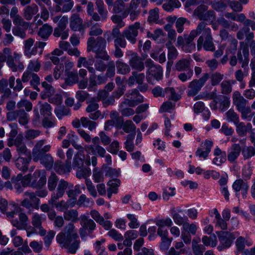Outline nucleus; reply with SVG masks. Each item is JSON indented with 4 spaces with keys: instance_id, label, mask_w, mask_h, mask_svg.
<instances>
[{
    "instance_id": "a19ab883",
    "label": "nucleus",
    "mask_w": 255,
    "mask_h": 255,
    "mask_svg": "<svg viewBox=\"0 0 255 255\" xmlns=\"http://www.w3.org/2000/svg\"><path fill=\"white\" fill-rule=\"evenodd\" d=\"M236 245L238 252H241L244 250L246 245H247L248 246H250L252 245V242L246 240L242 237H240L237 239L236 242Z\"/></svg>"
},
{
    "instance_id": "a18cd8bd",
    "label": "nucleus",
    "mask_w": 255,
    "mask_h": 255,
    "mask_svg": "<svg viewBox=\"0 0 255 255\" xmlns=\"http://www.w3.org/2000/svg\"><path fill=\"white\" fill-rule=\"evenodd\" d=\"M196 155L200 157L206 158L207 157V139L201 143L200 147L197 149L196 152Z\"/></svg>"
},
{
    "instance_id": "bb28decb",
    "label": "nucleus",
    "mask_w": 255,
    "mask_h": 255,
    "mask_svg": "<svg viewBox=\"0 0 255 255\" xmlns=\"http://www.w3.org/2000/svg\"><path fill=\"white\" fill-rule=\"evenodd\" d=\"M53 31L52 27L47 23H46L41 27L38 31V35L41 38L47 40Z\"/></svg>"
},
{
    "instance_id": "f03ea898",
    "label": "nucleus",
    "mask_w": 255,
    "mask_h": 255,
    "mask_svg": "<svg viewBox=\"0 0 255 255\" xmlns=\"http://www.w3.org/2000/svg\"><path fill=\"white\" fill-rule=\"evenodd\" d=\"M106 40L101 36H98L96 39L90 37L87 41V51H92L95 52V58L107 61L109 59L110 56L106 51Z\"/></svg>"
},
{
    "instance_id": "a211bd4d",
    "label": "nucleus",
    "mask_w": 255,
    "mask_h": 255,
    "mask_svg": "<svg viewBox=\"0 0 255 255\" xmlns=\"http://www.w3.org/2000/svg\"><path fill=\"white\" fill-rule=\"evenodd\" d=\"M129 64L131 68L137 71H142L144 69L143 60L136 53L131 55L129 60Z\"/></svg>"
},
{
    "instance_id": "de8ad7c7",
    "label": "nucleus",
    "mask_w": 255,
    "mask_h": 255,
    "mask_svg": "<svg viewBox=\"0 0 255 255\" xmlns=\"http://www.w3.org/2000/svg\"><path fill=\"white\" fill-rule=\"evenodd\" d=\"M165 95L166 94L167 97L170 100L177 101L180 99V96L177 94L175 89L172 87H167L164 89Z\"/></svg>"
},
{
    "instance_id": "864d4df0",
    "label": "nucleus",
    "mask_w": 255,
    "mask_h": 255,
    "mask_svg": "<svg viewBox=\"0 0 255 255\" xmlns=\"http://www.w3.org/2000/svg\"><path fill=\"white\" fill-rule=\"evenodd\" d=\"M67 76V78L65 80V82L69 85L76 83L79 81L78 75L76 71L68 72Z\"/></svg>"
},
{
    "instance_id": "f704fd0d",
    "label": "nucleus",
    "mask_w": 255,
    "mask_h": 255,
    "mask_svg": "<svg viewBox=\"0 0 255 255\" xmlns=\"http://www.w3.org/2000/svg\"><path fill=\"white\" fill-rule=\"evenodd\" d=\"M238 110L242 114V117L243 119H247L248 121H251L253 118L254 113L252 112L250 108L246 107L245 104L238 108Z\"/></svg>"
},
{
    "instance_id": "c756f323",
    "label": "nucleus",
    "mask_w": 255,
    "mask_h": 255,
    "mask_svg": "<svg viewBox=\"0 0 255 255\" xmlns=\"http://www.w3.org/2000/svg\"><path fill=\"white\" fill-rule=\"evenodd\" d=\"M191 58L182 59L178 60L175 64V68L178 71L191 70L190 68Z\"/></svg>"
},
{
    "instance_id": "b1692460",
    "label": "nucleus",
    "mask_w": 255,
    "mask_h": 255,
    "mask_svg": "<svg viewBox=\"0 0 255 255\" xmlns=\"http://www.w3.org/2000/svg\"><path fill=\"white\" fill-rule=\"evenodd\" d=\"M48 219L51 221H54L55 227L60 228L64 224V221L62 216H56V213L54 210H51L47 214Z\"/></svg>"
},
{
    "instance_id": "cd10ccee",
    "label": "nucleus",
    "mask_w": 255,
    "mask_h": 255,
    "mask_svg": "<svg viewBox=\"0 0 255 255\" xmlns=\"http://www.w3.org/2000/svg\"><path fill=\"white\" fill-rule=\"evenodd\" d=\"M200 4L194 10V14L198 18L202 20H206L207 17V6L205 4V2Z\"/></svg>"
},
{
    "instance_id": "6ab92c4d",
    "label": "nucleus",
    "mask_w": 255,
    "mask_h": 255,
    "mask_svg": "<svg viewBox=\"0 0 255 255\" xmlns=\"http://www.w3.org/2000/svg\"><path fill=\"white\" fill-rule=\"evenodd\" d=\"M31 160L30 153H28V157H19L15 161L16 167L20 170L25 172L28 170V166Z\"/></svg>"
},
{
    "instance_id": "2f4dec72",
    "label": "nucleus",
    "mask_w": 255,
    "mask_h": 255,
    "mask_svg": "<svg viewBox=\"0 0 255 255\" xmlns=\"http://www.w3.org/2000/svg\"><path fill=\"white\" fill-rule=\"evenodd\" d=\"M42 86L44 88V91L40 94L42 99H45L54 94L55 89L51 85L48 84L46 82H43L42 83Z\"/></svg>"
},
{
    "instance_id": "473e14b6",
    "label": "nucleus",
    "mask_w": 255,
    "mask_h": 255,
    "mask_svg": "<svg viewBox=\"0 0 255 255\" xmlns=\"http://www.w3.org/2000/svg\"><path fill=\"white\" fill-rule=\"evenodd\" d=\"M241 148L239 145L237 144H233L230 148L228 159L230 161H234L240 155Z\"/></svg>"
},
{
    "instance_id": "c85d7f7f",
    "label": "nucleus",
    "mask_w": 255,
    "mask_h": 255,
    "mask_svg": "<svg viewBox=\"0 0 255 255\" xmlns=\"http://www.w3.org/2000/svg\"><path fill=\"white\" fill-rule=\"evenodd\" d=\"M236 126V131L239 135L243 136L246 135L247 132L251 130L252 126L251 124L245 125L243 122L239 121L235 124Z\"/></svg>"
},
{
    "instance_id": "ddd939ff",
    "label": "nucleus",
    "mask_w": 255,
    "mask_h": 255,
    "mask_svg": "<svg viewBox=\"0 0 255 255\" xmlns=\"http://www.w3.org/2000/svg\"><path fill=\"white\" fill-rule=\"evenodd\" d=\"M96 9L93 20L96 21H105L108 18V11L104 8V3L102 0H97L96 2Z\"/></svg>"
},
{
    "instance_id": "6e6552de",
    "label": "nucleus",
    "mask_w": 255,
    "mask_h": 255,
    "mask_svg": "<svg viewBox=\"0 0 255 255\" xmlns=\"http://www.w3.org/2000/svg\"><path fill=\"white\" fill-rule=\"evenodd\" d=\"M24 195L27 198L21 201L20 205L30 210L31 208L38 209L40 200L34 192L27 191L24 193Z\"/></svg>"
},
{
    "instance_id": "f3484780",
    "label": "nucleus",
    "mask_w": 255,
    "mask_h": 255,
    "mask_svg": "<svg viewBox=\"0 0 255 255\" xmlns=\"http://www.w3.org/2000/svg\"><path fill=\"white\" fill-rule=\"evenodd\" d=\"M68 183L67 181L61 179L58 185V187L56 190V193H54L51 197V199L49 200V204H53L54 201L62 197L66 189L67 188Z\"/></svg>"
},
{
    "instance_id": "2eb2a0df",
    "label": "nucleus",
    "mask_w": 255,
    "mask_h": 255,
    "mask_svg": "<svg viewBox=\"0 0 255 255\" xmlns=\"http://www.w3.org/2000/svg\"><path fill=\"white\" fill-rule=\"evenodd\" d=\"M45 220L44 215L36 213L33 214L31 217V224L35 228L38 229V234L41 236H45L46 233V231L42 226V223Z\"/></svg>"
},
{
    "instance_id": "5701e85b",
    "label": "nucleus",
    "mask_w": 255,
    "mask_h": 255,
    "mask_svg": "<svg viewBox=\"0 0 255 255\" xmlns=\"http://www.w3.org/2000/svg\"><path fill=\"white\" fill-rule=\"evenodd\" d=\"M54 168L56 172L60 174L68 173L71 168V162L66 161L65 163L63 164L60 161H57L54 164Z\"/></svg>"
},
{
    "instance_id": "7c9ffc66",
    "label": "nucleus",
    "mask_w": 255,
    "mask_h": 255,
    "mask_svg": "<svg viewBox=\"0 0 255 255\" xmlns=\"http://www.w3.org/2000/svg\"><path fill=\"white\" fill-rule=\"evenodd\" d=\"M81 226L87 230L89 234H90L95 229L96 224L92 219H88L87 217L84 216L82 218Z\"/></svg>"
},
{
    "instance_id": "8fccbe9b",
    "label": "nucleus",
    "mask_w": 255,
    "mask_h": 255,
    "mask_svg": "<svg viewBox=\"0 0 255 255\" xmlns=\"http://www.w3.org/2000/svg\"><path fill=\"white\" fill-rule=\"evenodd\" d=\"M76 172V177L79 179L87 178L91 174V170L89 167L78 168Z\"/></svg>"
},
{
    "instance_id": "f8f14e48",
    "label": "nucleus",
    "mask_w": 255,
    "mask_h": 255,
    "mask_svg": "<svg viewBox=\"0 0 255 255\" xmlns=\"http://www.w3.org/2000/svg\"><path fill=\"white\" fill-rule=\"evenodd\" d=\"M45 140L41 139L38 141L32 149V159H37L41 155L46 153L50 149V145L43 146Z\"/></svg>"
},
{
    "instance_id": "49530a36",
    "label": "nucleus",
    "mask_w": 255,
    "mask_h": 255,
    "mask_svg": "<svg viewBox=\"0 0 255 255\" xmlns=\"http://www.w3.org/2000/svg\"><path fill=\"white\" fill-rule=\"evenodd\" d=\"M53 35L56 37H61L63 40L66 39L69 36L68 30L56 26L54 28Z\"/></svg>"
},
{
    "instance_id": "4d7b16f0",
    "label": "nucleus",
    "mask_w": 255,
    "mask_h": 255,
    "mask_svg": "<svg viewBox=\"0 0 255 255\" xmlns=\"http://www.w3.org/2000/svg\"><path fill=\"white\" fill-rule=\"evenodd\" d=\"M14 24L23 27L27 29L29 27V23L25 21L20 15H16L12 18Z\"/></svg>"
},
{
    "instance_id": "c9c22d12",
    "label": "nucleus",
    "mask_w": 255,
    "mask_h": 255,
    "mask_svg": "<svg viewBox=\"0 0 255 255\" xmlns=\"http://www.w3.org/2000/svg\"><path fill=\"white\" fill-rule=\"evenodd\" d=\"M207 23L205 21L200 22L197 26L196 29L191 31L196 37L198 35H207V28H206Z\"/></svg>"
},
{
    "instance_id": "dca6fc26",
    "label": "nucleus",
    "mask_w": 255,
    "mask_h": 255,
    "mask_svg": "<svg viewBox=\"0 0 255 255\" xmlns=\"http://www.w3.org/2000/svg\"><path fill=\"white\" fill-rule=\"evenodd\" d=\"M70 27L72 30L75 31L84 30L83 21L80 17L79 14L75 13L72 14L70 18Z\"/></svg>"
},
{
    "instance_id": "f257e3e1",
    "label": "nucleus",
    "mask_w": 255,
    "mask_h": 255,
    "mask_svg": "<svg viewBox=\"0 0 255 255\" xmlns=\"http://www.w3.org/2000/svg\"><path fill=\"white\" fill-rule=\"evenodd\" d=\"M57 242L68 249V253L74 254L79 248L80 241L73 223H68L56 237Z\"/></svg>"
},
{
    "instance_id": "ea45409f",
    "label": "nucleus",
    "mask_w": 255,
    "mask_h": 255,
    "mask_svg": "<svg viewBox=\"0 0 255 255\" xmlns=\"http://www.w3.org/2000/svg\"><path fill=\"white\" fill-rule=\"evenodd\" d=\"M78 213L77 210L71 209L67 210L64 213V218L66 221L75 222L78 219Z\"/></svg>"
},
{
    "instance_id": "58836bf2",
    "label": "nucleus",
    "mask_w": 255,
    "mask_h": 255,
    "mask_svg": "<svg viewBox=\"0 0 255 255\" xmlns=\"http://www.w3.org/2000/svg\"><path fill=\"white\" fill-rule=\"evenodd\" d=\"M166 46L168 49V59L169 61H173L177 58L178 54V51L176 48L172 45L171 43L170 42L166 43Z\"/></svg>"
},
{
    "instance_id": "4c0bfd02",
    "label": "nucleus",
    "mask_w": 255,
    "mask_h": 255,
    "mask_svg": "<svg viewBox=\"0 0 255 255\" xmlns=\"http://www.w3.org/2000/svg\"><path fill=\"white\" fill-rule=\"evenodd\" d=\"M148 72L150 75L153 76L157 81L161 80L162 78V68L159 65L151 68Z\"/></svg>"
},
{
    "instance_id": "338daca9",
    "label": "nucleus",
    "mask_w": 255,
    "mask_h": 255,
    "mask_svg": "<svg viewBox=\"0 0 255 255\" xmlns=\"http://www.w3.org/2000/svg\"><path fill=\"white\" fill-rule=\"evenodd\" d=\"M155 224L158 228H165V226L171 227L173 222L169 218H166L165 219L157 220L155 221Z\"/></svg>"
},
{
    "instance_id": "9d476101",
    "label": "nucleus",
    "mask_w": 255,
    "mask_h": 255,
    "mask_svg": "<svg viewBox=\"0 0 255 255\" xmlns=\"http://www.w3.org/2000/svg\"><path fill=\"white\" fill-rule=\"evenodd\" d=\"M37 106L38 107L34 108L33 110L35 117V121H38L40 119V115L38 110H39L41 115L43 117H51L52 108L50 104L46 102L43 103L42 102H39Z\"/></svg>"
},
{
    "instance_id": "7ed1b4c3",
    "label": "nucleus",
    "mask_w": 255,
    "mask_h": 255,
    "mask_svg": "<svg viewBox=\"0 0 255 255\" xmlns=\"http://www.w3.org/2000/svg\"><path fill=\"white\" fill-rule=\"evenodd\" d=\"M13 209L10 212L6 213L7 217L9 218H13L14 215L18 213L19 221L17 219H12L11 223L13 226L18 230L25 229L27 226L28 218L25 213H23V209L15 204H11Z\"/></svg>"
},
{
    "instance_id": "0eeeda50",
    "label": "nucleus",
    "mask_w": 255,
    "mask_h": 255,
    "mask_svg": "<svg viewBox=\"0 0 255 255\" xmlns=\"http://www.w3.org/2000/svg\"><path fill=\"white\" fill-rule=\"evenodd\" d=\"M207 80V73H205L201 78L194 79L190 82L188 85L187 96L188 97L196 96L200 91Z\"/></svg>"
},
{
    "instance_id": "680f3d73",
    "label": "nucleus",
    "mask_w": 255,
    "mask_h": 255,
    "mask_svg": "<svg viewBox=\"0 0 255 255\" xmlns=\"http://www.w3.org/2000/svg\"><path fill=\"white\" fill-rule=\"evenodd\" d=\"M93 177L95 182H102L104 180L103 172L98 168L94 169L93 171Z\"/></svg>"
},
{
    "instance_id": "72a5a7b5",
    "label": "nucleus",
    "mask_w": 255,
    "mask_h": 255,
    "mask_svg": "<svg viewBox=\"0 0 255 255\" xmlns=\"http://www.w3.org/2000/svg\"><path fill=\"white\" fill-rule=\"evenodd\" d=\"M118 73L126 75L130 71V66L124 63L122 60H117L116 62Z\"/></svg>"
},
{
    "instance_id": "e2e57ef3",
    "label": "nucleus",
    "mask_w": 255,
    "mask_h": 255,
    "mask_svg": "<svg viewBox=\"0 0 255 255\" xmlns=\"http://www.w3.org/2000/svg\"><path fill=\"white\" fill-rule=\"evenodd\" d=\"M225 16L228 19L237 21L243 22L245 20V16L243 13L237 14L233 12H228L225 13Z\"/></svg>"
},
{
    "instance_id": "a878e982",
    "label": "nucleus",
    "mask_w": 255,
    "mask_h": 255,
    "mask_svg": "<svg viewBox=\"0 0 255 255\" xmlns=\"http://www.w3.org/2000/svg\"><path fill=\"white\" fill-rule=\"evenodd\" d=\"M86 150L89 153H92L93 154L98 153V154L101 156L104 157L106 152V150L101 146L99 144L97 145H88L85 146Z\"/></svg>"
},
{
    "instance_id": "1a4fd4ad",
    "label": "nucleus",
    "mask_w": 255,
    "mask_h": 255,
    "mask_svg": "<svg viewBox=\"0 0 255 255\" xmlns=\"http://www.w3.org/2000/svg\"><path fill=\"white\" fill-rule=\"evenodd\" d=\"M46 183V178L43 171L36 170L31 175L30 186L33 188L40 189Z\"/></svg>"
},
{
    "instance_id": "393cba45",
    "label": "nucleus",
    "mask_w": 255,
    "mask_h": 255,
    "mask_svg": "<svg viewBox=\"0 0 255 255\" xmlns=\"http://www.w3.org/2000/svg\"><path fill=\"white\" fill-rule=\"evenodd\" d=\"M38 11V7L35 4L32 3L30 5L26 6L23 10V15L27 20H30L33 16Z\"/></svg>"
},
{
    "instance_id": "c03bdc74",
    "label": "nucleus",
    "mask_w": 255,
    "mask_h": 255,
    "mask_svg": "<svg viewBox=\"0 0 255 255\" xmlns=\"http://www.w3.org/2000/svg\"><path fill=\"white\" fill-rule=\"evenodd\" d=\"M84 157V155L81 152H78L74 158L73 167H81L83 165Z\"/></svg>"
},
{
    "instance_id": "5fc2aeb1",
    "label": "nucleus",
    "mask_w": 255,
    "mask_h": 255,
    "mask_svg": "<svg viewBox=\"0 0 255 255\" xmlns=\"http://www.w3.org/2000/svg\"><path fill=\"white\" fill-rule=\"evenodd\" d=\"M58 180L57 176L55 173H51L48 180V188L50 191L55 190Z\"/></svg>"
},
{
    "instance_id": "603ef678",
    "label": "nucleus",
    "mask_w": 255,
    "mask_h": 255,
    "mask_svg": "<svg viewBox=\"0 0 255 255\" xmlns=\"http://www.w3.org/2000/svg\"><path fill=\"white\" fill-rule=\"evenodd\" d=\"M187 23L189 25L190 24V21L184 17H179L177 19L175 22V26L177 29V31L179 33H182L184 30V24Z\"/></svg>"
},
{
    "instance_id": "79ce46f5",
    "label": "nucleus",
    "mask_w": 255,
    "mask_h": 255,
    "mask_svg": "<svg viewBox=\"0 0 255 255\" xmlns=\"http://www.w3.org/2000/svg\"><path fill=\"white\" fill-rule=\"evenodd\" d=\"M16 106L18 110H24V108L26 112H29L32 110L33 105L29 101L22 99L17 103Z\"/></svg>"
},
{
    "instance_id": "aec40b11",
    "label": "nucleus",
    "mask_w": 255,
    "mask_h": 255,
    "mask_svg": "<svg viewBox=\"0 0 255 255\" xmlns=\"http://www.w3.org/2000/svg\"><path fill=\"white\" fill-rule=\"evenodd\" d=\"M218 237L221 244L224 248L229 247L234 239L232 234L227 232L218 233Z\"/></svg>"
},
{
    "instance_id": "37998d69",
    "label": "nucleus",
    "mask_w": 255,
    "mask_h": 255,
    "mask_svg": "<svg viewBox=\"0 0 255 255\" xmlns=\"http://www.w3.org/2000/svg\"><path fill=\"white\" fill-rule=\"evenodd\" d=\"M172 217L176 224L179 226L182 225L183 227H184V225H185L188 221V218L186 216H182L175 211L172 213Z\"/></svg>"
},
{
    "instance_id": "9b49d317",
    "label": "nucleus",
    "mask_w": 255,
    "mask_h": 255,
    "mask_svg": "<svg viewBox=\"0 0 255 255\" xmlns=\"http://www.w3.org/2000/svg\"><path fill=\"white\" fill-rule=\"evenodd\" d=\"M232 188L236 193V196L239 198L240 192L241 191L242 196L246 198L248 194L249 186L247 182L244 181L242 179L236 180L232 185Z\"/></svg>"
},
{
    "instance_id": "69168bd1",
    "label": "nucleus",
    "mask_w": 255,
    "mask_h": 255,
    "mask_svg": "<svg viewBox=\"0 0 255 255\" xmlns=\"http://www.w3.org/2000/svg\"><path fill=\"white\" fill-rule=\"evenodd\" d=\"M26 30L23 27L18 26H15L12 28V31L13 35L18 36L22 39L26 37Z\"/></svg>"
},
{
    "instance_id": "0e129e2a",
    "label": "nucleus",
    "mask_w": 255,
    "mask_h": 255,
    "mask_svg": "<svg viewBox=\"0 0 255 255\" xmlns=\"http://www.w3.org/2000/svg\"><path fill=\"white\" fill-rule=\"evenodd\" d=\"M54 113L57 117L61 120L63 116H67L69 114V110L65 108L64 106H59L55 109Z\"/></svg>"
},
{
    "instance_id": "774afa93",
    "label": "nucleus",
    "mask_w": 255,
    "mask_h": 255,
    "mask_svg": "<svg viewBox=\"0 0 255 255\" xmlns=\"http://www.w3.org/2000/svg\"><path fill=\"white\" fill-rule=\"evenodd\" d=\"M218 22L223 27L225 28H231L232 30H236L238 28L237 25L234 22H230L223 17L219 19Z\"/></svg>"
},
{
    "instance_id": "052dcab7",
    "label": "nucleus",
    "mask_w": 255,
    "mask_h": 255,
    "mask_svg": "<svg viewBox=\"0 0 255 255\" xmlns=\"http://www.w3.org/2000/svg\"><path fill=\"white\" fill-rule=\"evenodd\" d=\"M226 120L228 122L236 124L239 121V117L234 110L230 109L226 114Z\"/></svg>"
},
{
    "instance_id": "e433bc0d",
    "label": "nucleus",
    "mask_w": 255,
    "mask_h": 255,
    "mask_svg": "<svg viewBox=\"0 0 255 255\" xmlns=\"http://www.w3.org/2000/svg\"><path fill=\"white\" fill-rule=\"evenodd\" d=\"M22 178V175L18 174L16 176H13L11 178V183L13 184L14 188L16 189L17 192L20 193L22 191V186L21 180Z\"/></svg>"
},
{
    "instance_id": "6e6d98bb",
    "label": "nucleus",
    "mask_w": 255,
    "mask_h": 255,
    "mask_svg": "<svg viewBox=\"0 0 255 255\" xmlns=\"http://www.w3.org/2000/svg\"><path fill=\"white\" fill-rule=\"evenodd\" d=\"M197 47L198 51H200L202 48L207 51V35L199 36L197 40Z\"/></svg>"
},
{
    "instance_id": "bf43d9fd",
    "label": "nucleus",
    "mask_w": 255,
    "mask_h": 255,
    "mask_svg": "<svg viewBox=\"0 0 255 255\" xmlns=\"http://www.w3.org/2000/svg\"><path fill=\"white\" fill-rule=\"evenodd\" d=\"M214 211L217 220L216 225L222 230H226L227 228V224L226 222V220L221 218L220 215L216 209H215Z\"/></svg>"
},
{
    "instance_id": "13d9d810",
    "label": "nucleus",
    "mask_w": 255,
    "mask_h": 255,
    "mask_svg": "<svg viewBox=\"0 0 255 255\" xmlns=\"http://www.w3.org/2000/svg\"><path fill=\"white\" fill-rule=\"evenodd\" d=\"M127 107H128V104H125L122 106V103H121L119 110L122 116L124 117H129L133 115L135 113L134 111L132 109Z\"/></svg>"
},
{
    "instance_id": "4468645a",
    "label": "nucleus",
    "mask_w": 255,
    "mask_h": 255,
    "mask_svg": "<svg viewBox=\"0 0 255 255\" xmlns=\"http://www.w3.org/2000/svg\"><path fill=\"white\" fill-rule=\"evenodd\" d=\"M108 81L106 75L100 74L97 76L96 74H91L89 78V85L88 89L89 91L95 90L98 85L105 84Z\"/></svg>"
},
{
    "instance_id": "20e7f679",
    "label": "nucleus",
    "mask_w": 255,
    "mask_h": 255,
    "mask_svg": "<svg viewBox=\"0 0 255 255\" xmlns=\"http://www.w3.org/2000/svg\"><path fill=\"white\" fill-rule=\"evenodd\" d=\"M138 30L143 31V28L141 26L139 22H135L134 24L129 25L127 28L124 30L122 35L130 43L134 44L137 41L136 37L138 34Z\"/></svg>"
},
{
    "instance_id": "3c124183",
    "label": "nucleus",
    "mask_w": 255,
    "mask_h": 255,
    "mask_svg": "<svg viewBox=\"0 0 255 255\" xmlns=\"http://www.w3.org/2000/svg\"><path fill=\"white\" fill-rule=\"evenodd\" d=\"M134 138V134H129L126 136V141L125 142V148L128 152H131L134 150V146L133 140Z\"/></svg>"
},
{
    "instance_id": "09e8293b",
    "label": "nucleus",
    "mask_w": 255,
    "mask_h": 255,
    "mask_svg": "<svg viewBox=\"0 0 255 255\" xmlns=\"http://www.w3.org/2000/svg\"><path fill=\"white\" fill-rule=\"evenodd\" d=\"M123 130L126 133H134L136 127L131 120H127L122 125Z\"/></svg>"
},
{
    "instance_id": "412c9836",
    "label": "nucleus",
    "mask_w": 255,
    "mask_h": 255,
    "mask_svg": "<svg viewBox=\"0 0 255 255\" xmlns=\"http://www.w3.org/2000/svg\"><path fill=\"white\" fill-rule=\"evenodd\" d=\"M33 160L36 162L40 161V163L43 165L47 169H51L53 166L54 160L53 157L49 154L46 153L39 156L38 159H33Z\"/></svg>"
},
{
    "instance_id": "4be33fe9",
    "label": "nucleus",
    "mask_w": 255,
    "mask_h": 255,
    "mask_svg": "<svg viewBox=\"0 0 255 255\" xmlns=\"http://www.w3.org/2000/svg\"><path fill=\"white\" fill-rule=\"evenodd\" d=\"M145 78L144 73H139L137 71H133L131 75L128 80V84L129 86H132L135 83L138 85L142 84Z\"/></svg>"
},
{
    "instance_id": "423d86ee",
    "label": "nucleus",
    "mask_w": 255,
    "mask_h": 255,
    "mask_svg": "<svg viewBox=\"0 0 255 255\" xmlns=\"http://www.w3.org/2000/svg\"><path fill=\"white\" fill-rule=\"evenodd\" d=\"M195 37L191 31L189 34L179 36L177 38V45L181 46L182 50L186 52H190L195 48V43L194 42Z\"/></svg>"
},
{
    "instance_id": "39448f33",
    "label": "nucleus",
    "mask_w": 255,
    "mask_h": 255,
    "mask_svg": "<svg viewBox=\"0 0 255 255\" xmlns=\"http://www.w3.org/2000/svg\"><path fill=\"white\" fill-rule=\"evenodd\" d=\"M127 97L122 102V106L128 104L129 107H134L139 104L143 102L144 98L141 95L137 89H134L128 90L125 94Z\"/></svg>"
}]
</instances>
